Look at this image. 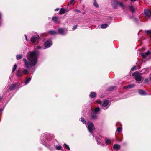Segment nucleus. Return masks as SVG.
<instances>
[{"label": "nucleus", "mask_w": 151, "mask_h": 151, "mask_svg": "<svg viewBox=\"0 0 151 151\" xmlns=\"http://www.w3.org/2000/svg\"><path fill=\"white\" fill-rule=\"evenodd\" d=\"M38 54L35 51L29 52L27 54V58L28 61L25 58L23 59L24 62V66L28 69H29V65L31 66H35L37 62Z\"/></svg>", "instance_id": "obj_1"}, {"label": "nucleus", "mask_w": 151, "mask_h": 151, "mask_svg": "<svg viewBox=\"0 0 151 151\" xmlns=\"http://www.w3.org/2000/svg\"><path fill=\"white\" fill-rule=\"evenodd\" d=\"M88 129L89 132L92 134L93 131L95 129L94 125L93 123L89 122L88 123Z\"/></svg>", "instance_id": "obj_2"}, {"label": "nucleus", "mask_w": 151, "mask_h": 151, "mask_svg": "<svg viewBox=\"0 0 151 151\" xmlns=\"http://www.w3.org/2000/svg\"><path fill=\"white\" fill-rule=\"evenodd\" d=\"M118 0H111V4L114 9H117L118 6Z\"/></svg>", "instance_id": "obj_3"}, {"label": "nucleus", "mask_w": 151, "mask_h": 151, "mask_svg": "<svg viewBox=\"0 0 151 151\" xmlns=\"http://www.w3.org/2000/svg\"><path fill=\"white\" fill-rule=\"evenodd\" d=\"M19 86V83H16L15 84H12L9 87V88L10 90H14L18 88Z\"/></svg>", "instance_id": "obj_4"}, {"label": "nucleus", "mask_w": 151, "mask_h": 151, "mask_svg": "<svg viewBox=\"0 0 151 151\" xmlns=\"http://www.w3.org/2000/svg\"><path fill=\"white\" fill-rule=\"evenodd\" d=\"M144 12L145 15L148 17H149L151 16V12L149 9H145Z\"/></svg>", "instance_id": "obj_5"}, {"label": "nucleus", "mask_w": 151, "mask_h": 151, "mask_svg": "<svg viewBox=\"0 0 151 151\" xmlns=\"http://www.w3.org/2000/svg\"><path fill=\"white\" fill-rule=\"evenodd\" d=\"M40 37L38 35H37L35 37H32L31 38V41L32 43H35L36 40L39 39Z\"/></svg>", "instance_id": "obj_6"}, {"label": "nucleus", "mask_w": 151, "mask_h": 151, "mask_svg": "<svg viewBox=\"0 0 151 151\" xmlns=\"http://www.w3.org/2000/svg\"><path fill=\"white\" fill-rule=\"evenodd\" d=\"M150 51L148 50L145 53H142L141 54V55L143 59H145L147 56L150 54Z\"/></svg>", "instance_id": "obj_7"}, {"label": "nucleus", "mask_w": 151, "mask_h": 151, "mask_svg": "<svg viewBox=\"0 0 151 151\" xmlns=\"http://www.w3.org/2000/svg\"><path fill=\"white\" fill-rule=\"evenodd\" d=\"M128 8L132 13L135 12V9L134 6L132 5H130L128 6Z\"/></svg>", "instance_id": "obj_8"}, {"label": "nucleus", "mask_w": 151, "mask_h": 151, "mask_svg": "<svg viewBox=\"0 0 151 151\" xmlns=\"http://www.w3.org/2000/svg\"><path fill=\"white\" fill-rule=\"evenodd\" d=\"M139 94L140 95H146L147 94L146 92L144 90L139 89L138 91Z\"/></svg>", "instance_id": "obj_9"}, {"label": "nucleus", "mask_w": 151, "mask_h": 151, "mask_svg": "<svg viewBox=\"0 0 151 151\" xmlns=\"http://www.w3.org/2000/svg\"><path fill=\"white\" fill-rule=\"evenodd\" d=\"M89 96L91 98H94L96 96V93L94 92H92L89 95Z\"/></svg>", "instance_id": "obj_10"}, {"label": "nucleus", "mask_w": 151, "mask_h": 151, "mask_svg": "<svg viewBox=\"0 0 151 151\" xmlns=\"http://www.w3.org/2000/svg\"><path fill=\"white\" fill-rule=\"evenodd\" d=\"M58 32L59 34H63L65 30L63 28H60L58 29Z\"/></svg>", "instance_id": "obj_11"}, {"label": "nucleus", "mask_w": 151, "mask_h": 151, "mask_svg": "<svg viewBox=\"0 0 151 151\" xmlns=\"http://www.w3.org/2000/svg\"><path fill=\"white\" fill-rule=\"evenodd\" d=\"M66 12V10L64 8H61L60 9L59 14L60 15L63 14Z\"/></svg>", "instance_id": "obj_12"}, {"label": "nucleus", "mask_w": 151, "mask_h": 151, "mask_svg": "<svg viewBox=\"0 0 151 151\" xmlns=\"http://www.w3.org/2000/svg\"><path fill=\"white\" fill-rule=\"evenodd\" d=\"M48 32L51 35H54L57 34V32L54 30L49 31Z\"/></svg>", "instance_id": "obj_13"}, {"label": "nucleus", "mask_w": 151, "mask_h": 151, "mask_svg": "<svg viewBox=\"0 0 151 151\" xmlns=\"http://www.w3.org/2000/svg\"><path fill=\"white\" fill-rule=\"evenodd\" d=\"M120 148V145L117 144H115L113 146V148L114 149H116V150H119Z\"/></svg>", "instance_id": "obj_14"}, {"label": "nucleus", "mask_w": 151, "mask_h": 151, "mask_svg": "<svg viewBox=\"0 0 151 151\" xmlns=\"http://www.w3.org/2000/svg\"><path fill=\"white\" fill-rule=\"evenodd\" d=\"M135 86V85L134 84H132L129 85H127L125 87V88H131Z\"/></svg>", "instance_id": "obj_15"}, {"label": "nucleus", "mask_w": 151, "mask_h": 151, "mask_svg": "<svg viewBox=\"0 0 151 151\" xmlns=\"http://www.w3.org/2000/svg\"><path fill=\"white\" fill-rule=\"evenodd\" d=\"M142 77L139 76H136L135 77V79L137 81H141Z\"/></svg>", "instance_id": "obj_16"}, {"label": "nucleus", "mask_w": 151, "mask_h": 151, "mask_svg": "<svg viewBox=\"0 0 151 151\" xmlns=\"http://www.w3.org/2000/svg\"><path fill=\"white\" fill-rule=\"evenodd\" d=\"M109 101L108 100H106L104 101L102 104V106L104 107H106V106L109 104Z\"/></svg>", "instance_id": "obj_17"}, {"label": "nucleus", "mask_w": 151, "mask_h": 151, "mask_svg": "<svg viewBox=\"0 0 151 151\" xmlns=\"http://www.w3.org/2000/svg\"><path fill=\"white\" fill-rule=\"evenodd\" d=\"M52 44V42L51 40H48V48L50 47Z\"/></svg>", "instance_id": "obj_18"}, {"label": "nucleus", "mask_w": 151, "mask_h": 151, "mask_svg": "<svg viewBox=\"0 0 151 151\" xmlns=\"http://www.w3.org/2000/svg\"><path fill=\"white\" fill-rule=\"evenodd\" d=\"M140 74H139V73L137 71H136L132 73V76H139Z\"/></svg>", "instance_id": "obj_19"}, {"label": "nucleus", "mask_w": 151, "mask_h": 151, "mask_svg": "<svg viewBox=\"0 0 151 151\" xmlns=\"http://www.w3.org/2000/svg\"><path fill=\"white\" fill-rule=\"evenodd\" d=\"M58 17H56V16H54V17H53L52 18V19L53 22H57V21L58 20Z\"/></svg>", "instance_id": "obj_20"}, {"label": "nucleus", "mask_w": 151, "mask_h": 151, "mask_svg": "<svg viewBox=\"0 0 151 151\" xmlns=\"http://www.w3.org/2000/svg\"><path fill=\"white\" fill-rule=\"evenodd\" d=\"M116 88V86H112L109 87L108 89V90L110 91H112L113 90L115 89Z\"/></svg>", "instance_id": "obj_21"}, {"label": "nucleus", "mask_w": 151, "mask_h": 151, "mask_svg": "<svg viewBox=\"0 0 151 151\" xmlns=\"http://www.w3.org/2000/svg\"><path fill=\"white\" fill-rule=\"evenodd\" d=\"M108 26V24H105L101 25V27L103 29L106 28Z\"/></svg>", "instance_id": "obj_22"}, {"label": "nucleus", "mask_w": 151, "mask_h": 151, "mask_svg": "<svg viewBox=\"0 0 151 151\" xmlns=\"http://www.w3.org/2000/svg\"><path fill=\"white\" fill-rule=\"evenodd\" d=\"M91 118L92 119H96L97 118V116L94 114H92L91 115Z\"/></svg>", "instance_id": "obj_23"}, {"label": "nucleus", "mask_w": 151, "mask_h": 151, "mask_svg": "<svg viewBox=\"0 0 151 151\" xmlns=\"http://www.w3.org/2000/svg\"><path fill=\"white\" fill-rule=\"evenodd\" d=\"M31 79V78H27L25 81V85H26L30 81Z\"/></svg>", "instance_id": "obj_24"}, {"label": "nucleus", "mask_w": 151, "mask_h": 151, "mask_svg": "<svg viewBox=\"0 0 151 151\" xmlns=\"http://www.w3.org/2000/svg\"><path fill=\"white\" fill-rule=\"evenodd\" d=\"M22 73L24 74H27L29 73L28 71L26 69H24Z\"/></svg>", "instance_id": "obj_25"}, {"label": "nucleus", "mask_w": 151, "mask_h": 151, "mask_svg": "<svg viewBox=\"0 0 151 151\" xmlns=\"http://www.w3.org/2000/svg\"><path fill=\"white\" fill-rule=\"evenodd\" d=\"M80 119H81V121L82 122L83 124H86V121L83 118L81 117L80 118Z\"/></svg>", "instance_id": "obj_26"}, {"label": "nucleus", "mask_w": 151, "mask_h": 151, "mask_svg": "<svg viewBox=\"0 0 151 151\" xmlns=\"http://www.w3.org/2000/svg\"><path fill=\"white\" fill-rule=\"evenodd\" d=\"M16 57L17 60H19L22 58V55L21 54L17 55L16 56Z\"/></svg>", "instance_id": "obj_27"}, {"label": "nucleus", "mask_w": 151, "mask_h": 151, "mask_svg": "<svg viewBox=\"0 0 151 151\" xmlns=\"http://www.w3.org/2000/svg\"><path fill=\"white\" fill-rule=\"evenodd\" d=\"M22 75V74L20 73V70L17 71V76L18 77H20Z\"/></svg>", "instance_id": "obj_28"}, {"label": "nucleus", "mask_w": 151, "mask_h": 151, "mask_svg": "<svg viewBox=\"0 0 151 151\" xmlns=\"http://www.w3.org/2000/svg\"><path fill=\"white\" fill-rule=\"evenodd\" d=\"M118 5H119L120 6H121L122 8H123L124 6V4L121 2H119L118 3Z\"/></svg>", "instance_id": "obj_29"}, {"label": "nucleus", "mask_w": 151, "mask_h": 151, "mask_svg": "<svg viewBox=\"0 0 151 151\" xmlns=\"http://www.w3.org/2000/svg\"><path fill=\"white\" fill-rule=\"evenodd\" d=\"M62 148V146L60 145L59 146H56V147H55L56 149L57 150H58L61 149Z\"/></svg>", "instance_id": "obj_30"}, {"label": "nucleus", "mask_w": 151, "mask_h": 151, "mask_svg": "<svg viewBox=\"0 0 151 151\" xmlns=\"http://www.w3.org/2000/svg\"><path fill=\"white\" fill-rule=\"evenodd\" d=\"M105 143L107 144H109L111 143V141L109 139H107L105 140Z\"/></svg>", "instance_id": "obj_31"}, {"label": "nucleus", "mask_w": 151, "mask_h": 151, "mask_svg": "<svg viewBox=\"0 0 151 151\" xmlns=\"http://www.w3.org/2000/svg\"><path fill=\"white\" fill-rule=\"evenodd\" d=\"M100 109L99 108H96L95 109L94 111L95 113H96L99 111Z\"/></svg>", "instance_id": "obj_32"}, {"label": "nucleus", "mask_w": 151, "mask_h": 151, "mask_svg": "<svg viewBox=\"0 0 151 151\" xmlns=\"http://www.w3.org/2000/svg\"><path fill=\"white\" fill-rule=\"evenodd\" d=\"M122 128L121 127H119L117 128V131L119 132L122 131Z\"/></svg>", "instance_id": "obj_33"}, {"label": "nucleus", "mask_w": 151, "mask_h": 151, "mask_svg": "<svg viewBox=\"0 0 151 151\" xmlns=\"http://www.w3.org/2000/svg\"><path fill=\"white\" fill-rule=\"evenodd\" d=\"M17 68V65H15L14 66L12 70V72H14L16 70Z\"/></svg>", "instance_id": "obj_34"}, {"label": "nucleus", "mask_w": 151, "mask_h": 151, "mask_svg": "<svg viewBox=\"0 0 151 151\" xmlns=\"http://www.w3.org/2000/svg\"><path fill=\"white\" fill-rule=\"evenodd\" d=\"M93 5L96 8H98L99 7V5L96 2H94Z\"/></svg>", "instance_id": "obj_35"}, {"label": "nucleus", "mask_w": 151, "mask_h": 151, "mask_svg": "<svg viewBox=\"0 0 151 151\" xmlns=\"http://www.w3.org/2000/svg\"><path fill=\"white\" fill-rule=\"evenodd\" d=\"M145 33L147 34H150L151 35V30H147L145 31Z\"/></svg>", "instance_id": "obj_36"}, {"label": "nucleus", "mask_w": 151, "mask_h": 151, "mask_svg": "<svg viewBox=\"0 0 151 151\" xmlns=\"http://www.w3.org/2000/svg\"><path fill=\"white\" fill-rule=\"evenodd\" d=\"M64 145H65V148H66V149H68L69 150H70V148H69V146H68V145H67V144H65H65H64Z\"/></svg>", "instance_id": "obj_37"}, {"label": "nucleus", "mask_w": 151, "mask_h": 151, "mask_svg": "<svg viewBox=\"0 0 151 151\" xmlns=\"http://www.w3.org/2000/svg\"><path fill=\"white\" fill-rule=\"evenodd\" d=\"M44 45L45 46V47L43 48V47H42V48L43 49L47 48V42H45V43Z\"/></svg>", "instance_id": "obj_38"}, {"label": "nucleus", "mask_w": 151, "mask_h": 151, "mask_svg": "<svg viewBox=\"0 0 151 151\" xmlns=\"http://www.w3.org/2000/svg\"><path fill=\"white\" fill-rule=\"evenodd\" d=\"M149 79L148 78H146L145 80L144 83H147L149 82Z\"/></svg>", "instance_id": "obj_39"}, {"label": "nucleus", "mask_w": 151, "mask_h": 151, "mask_svg": "<svg viewBox=\"0 0 151 151\" xmlns=\"http://www.w3.org/2000/svg\"><path fill=\"white\" fill-rule=\"evenodd\" d=\"M77 25H75L72 28V30H75L77 28Z\"/></svg>", "instance_id": "obj_40"}, {"label": "nucleus", "mask_w": 151, "mask_h": 151, "mask_svg": "<svg viewBox=\"0 0 151 151\" xmlns=\"http://www.w3.org/2000/svg\"><path fill=\"white\" fill-rule=\"evenodd\" d=\"M116 140L117 141H119V142H121L122 141V139H119V138L118 137L116 136Z\"/></svg>", "instance_id": "obj_41"}, {"label": "nucleus", "mask_w": 151, "mask_h": 151, "mask_svg": "<svg viewBox=\"0 0 151 151\" xmlns=\"http://www.w3.org/2000/svg\"><path fill=\"white\" fill-rule=\"evenodd\" d=\"M136 66H134L132 69L131 70H136Z\"/></svg>", "instance_id": "obj_42"}, {"label": "nucleus", "mask_w": 151, "mask_h": 151, "mask_svg": "<svg viewBox=\"0 0 151 151\" xmlns=\"http://www.w3.org/2000/svg\"><path fill=\"white\" fill-rule=\"evenodd\" d=\"M134 21L135 22H138V19L137 18H134Z\"/></svg>", "instance_id": "obj_43"}, {"label": "nucleus", "mask_w": 151, "mask_h": 151, "mask_svg": "<svg viewBox=\"0 0 151 151\" xmlns=\"http://www.w3.org/2000/svg\"><path fill=\"white\" fill-rule=\"evenodd\" d=\"M36 48L37 49H39L41 48V47L40 46H38L36 47Z\"/></svg>", "instance_id": "obj_44"}, {"label": "nucleus", "mask_w": 151, "mask_h": 151, "mask_svg": "<svg viewBox=\"0 0 151 151\" xmlns=\"http://www.w3.org/2000/svg\"><path fill=\"white\" fill-rule=\"evenodd\" d=\"M75 11L78 13L81 12V11L79 9H76L75 10Z\"/></svg>", "instance_id": "obj_45"}, {"label": "nucleus", "mask_w": 151, "mask_h": 151, "mask_svg": "<svg viewBox=\"0 0 151 151\" xmlns=\"http://www.w3.org/2000/svg\"><path fill=\"white\" fill-rule=\"evenodd\" d=\"M25 38L26 40L27 41V37L26 35H25Z\"/></svg>", "instance_id": "obj_46"}, {"label": "nucleus", "mask_w": 151, "mask_h": 151, "mask_svg": "<svg viewBox=\"0 0 151 151\" xmlns=\"http://www.w3.org/2000/svg\"><path fill=\"white\" fill-rule=\"evenodd\" d=\"M59 8H57L55 9V11H57L59 10Z\"/></svg>", "instance_id": "obj_47"}, {"label": "nucleus", "mask_w": 151, "mask_h": 151, "mask_svg": "<svg viewBox=\"0 0 151 151\" xmlns=\"http://www.w3.org/2000/svg\"><path fill=\"white\" fill-rule=\"evenodd\" d=\"M98 103L99 104H101V101H99L98 102Z\"/></svg>", "instance_id": "obj_48"}, {"label": "nucleus", "mask_w": 151, "mask_h": 151, "mask_svg": "<svg viewBox=\"0 0 151 151\" xmlns=\"http://www.w3.org/2000/svg\"><path fill=\"white\" fill-rule=\"evenodd\" d=\"M136 1V0H131V1Z\"/></svg>", "instance_id": "obj_49"}, {"label": "nucleus", "mask_w": 151, "mask_h": 151, "mask_svg": "<svg viewBox=\"0 0 151 151\" xmlns=\"http://www.w3.org/2000/svg\"><path fill=\"white\" fill-rule=\"evenodd\" d=\"M3 109H0V112L2 111Z\"/></svg>", "instance_id": "obj_50"}, {"label": "nucleus", "mask_w": 151, "mask_h": 151, "mask_svg": "<svg viewBox=\"0 0 151 151\" xmlns=\"http://www.w3.org/2000/svg\"><path fill=\"white\" fill-rule=\"evenodd\" d=\"M1 98H2L1 96H0V100L1 99Z\"/></svg>", "instance_id": "obj_51"}, {"label": "nucleus", "mask_w": 151, "mask_h": 151, "mask_svg": "<svg viewBox=\"0 0 151 151\" xmlns=\"http://www.w3.org/2000/svg\"><path fill=\"white\" fill-rule=\"evenodd\" d=\"M94 2H96V0H93Z\"/></svg>", "instance_id": "obj_52"}, {"label": "nucleus", "mask_w": 151, "mask_h": 151, "mask_svg": "<svg viewBox=\"0 0 151 151\" xmlns=\"http://www.w3.org/2000/svg\"><path fill=\"white\" fill-rule=\"evenodd\" d=\"M150 80L151 81V77L150 78Z\"/></svg>", "instance_id": "obj_53"}, {"label": "nucleus", "mask_w": 151, "mask_h": 151, "mask_svg": "<svg viewBox=\"0 0 151 151\" xmlns=\"http://www.w3.org/2000/svg\"><path fill=\"white\" fill-rule=\"evenodd\" d=\"M142 81H141L140 82H139V83H141L142 82Z\"/></svg>", "instance_id": "obj_54"}, {"label": "nucleus", "mask_w": 151, "mask_h": 151, "mask_svg": "<svg viewBox=\"0 0 151 151\" xmlns=\"http://www.w3.org/2000/svg\"><path fill=\"white\" fill-rule=\"evenodd\" d=\"M150 38H151V35L150 36Z\"/></svg>", "instance_id": "obj_55"}]
</instances>
